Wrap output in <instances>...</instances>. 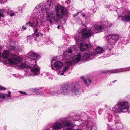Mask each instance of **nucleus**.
<instances>
[{
  "mask_svg": "<svg viewBox=\"0 0 130 130\" xmlns=\"http://www.w3.org/2000/svg\"><path fill=\"white\" fill-rule=\"evenodd\" d=\"M27 55L28 58L25 63H22L23 58L17 56L15 54H11L9 50H4L2 55V57L6 60L5 61V64L10 66L12 65L14 66L20 68H33L36 65V59L39 57L38 55L33 51H31L28 53Z\"/></svg>",
  "mask_w": 130,
  "mask_h": 130,
  "instance_id": "f257e3e1",
  "label": "nucleus"
},
{
  "mask_svg": "<svg viewBox=\"0 0 130 130\" xmlns=\"http://www.w3.org/2000/svg\"><path fill=\"white\" fill-rule=\"evenodd\" d=\"M105 26L104 25L93 26L90 30L85 28L83 29L81 32L82 35L79 37H75V39L76 44L79 45L80 50L82 51H90L92 48L91 45L90 44H86L83 40L84 38H87L91 36L93 34L101 32Z\"/></svg>",
  "mask_w": 130,
  "mask_h": 130,
  "instance_id": "f03ea898",
  "label": "nucleus"
},
{
  "mask_svg": "<svg viewBox=\"0 0 130 130\" xmlns=\"http://www.w3.org/2000/svg\"><path fill=\"white\" fill-rule=\"evenodd\" d=\"M45 5V8H42L40 9L39 12L40 13H44L43 18L45 17V14L46 13V17L48 22L51 24L55 22H57L59 21L64 16H67L68 14V11L66 8L60 5H58L55 7L56 11V17L55 18V12L47 8V6L45 4H40L37 5Z\"/></svg>",
  "mask_w": 130,
  "mask_h": 130,
  "instance_id": "7ed1b4c3",
  "label": "nucleus"
},
{
  "mask_svg": "<svg viewBox=\"0 0 130 130\" xmlns=\"http://www.w3.org/2000/svg\"><path fill=\"white\" fill-rule=\"evenodd\" d=\"M45 5L44 4L43 6L37 5L34 9L33 12V16L35 19V21H34V22L31 23L30 22L26 23V25L29 24V26L33 28H35L39 23H41L42 21V19L44 15V13L40 14L39 12V11L42 8H45Z\"/></svg>",
  "mask_w": 130,
  "mask_h": 130,
  "instance_id": "20e7f679",
  "label": "nucleus"
},
{
  "mask_svg": "<svg viewBox=\"0 0 130 130\" xmlns=\"http://www.w3.org/2000/svg\"><path fill=\"white\" fill-rule=\"evenodd\" d=\"M129 107V103L126 102H119L112 108L114 113H120L127 111Z\"/></svg>",
  "mask_w": 130,
  "mask_h": 130,
  "instance_id": "39448f33",
  "label": "nucleus"
},
{
  "mask_svg": "<svg viewBox=\"0 0 130 130\" xmlns=\"http://www.w3.org/2000/svg\"><path fill=\"white\" fill-rule=\"evenodd\" d=\"M119 16L121 17V19L126 22L130 21V11L124 10L123 8L119 9L117 10Z\"/></svg>",
  "mask_w": 130,
  "mask_h": 130,
  "instance_id": "423d86ee",
  "label": "nucleus"
},
{
  "mask_svg": "<svg viewBox=\"0 0 130 130\" xmlns=\"http://www.w3.org/2000/svg\"><path fill=\"white\" fill-rule=\"evenodd\" d=\"M68 88V85H64L62 86L61 89L59 90L58 92L52 91L51 92V94L53 95H56L59 96H61V94L66 95L69 93Z\"/></svg>",
  "mask_w": 130,
  "mask_h": 130,
  "instance_id": "0eeeda50",
  "label": "nucleus"
},
{
  "mask_svg": "<svg viewBox=\"0 0 130 130\" xmlns=\"http://www.w3.org/2000/svg\"><path fill=\"white\" fill-rule=\"evenodd\" d=\"M70 88L73 95H79L81 93V88L78 84L74 83L71 84Z\"/></svg>",
  "mask_w": 130,
  "mask_h": 130,
  "instance_id": "6e6552de",
  "label": "nucleus"
},
{
  "mask_svg": "<svg viewBox=\"0 0 130 130\" xmlns=\"http://www.w3.org/2000/svg\"><path fill=\"white\" fill-rule=\"evenodd\" d=\"M94 54L93 53H92L90 54L84 53L81 55L80 54H78L77 55L75 56V60L76 62H79L81 60H89V57L91 56Z\"/></svg>",
  "mask_w": 130,
  "mask_h": 130,
  "instance_id": "1a4fd4ad",
  "label": "nucleus"
},
{
  "mask_svg": "<svg viewBox=\"0 0 130 130\" xmlns=\"http://www.w3.org/2000/svg\"><path fill=\"white\" fill-rule=\"evenodd\" d=\"M119 36L118 35H109L107 37V41L111 45H114L118 40Z\"/></svg>",
  "mask_w": 130,
  "mask_h": 130,
  "instance_id": "9d476101",
  "label": "nucleus"
},
{
  "mask_svg": "<svg viewBox=\"0 0 130 130\" xmlns=\"http://www.w3.org/2000/svg\"><path fill=\"white\" fill-rule=\"evenodd\" d=\"M76 46H74L73 47L69 48L68 51H65L63 53L66 59H69L71 58V53L74 50H75Z\"/></svg>",
  "mask_w": 130,
  "mask_h": 130,
  "instance_id": "9b49d317",
  "label": "nucleus"
},
{
  "mask_svg": "<svg viewBox=\"0 0 130 130\" xmlns=\"http://www.w3.org/2000/svg\"><path fill=\"white\" fill-rule=\"evenodd\" d=\"M40 69L38 67L33 68L31 70V73L33 76L38 75L39 73Z\"/></svg>",
  "mask_w": 130,
  "mask_h": 130,
  "instance_id": "f8f14e48",
  "label": "nucleus"
},
{
  "mask_svg": "<svg viewBox=\"0 0 130 130\" xmlns=\"http://www.w3.org/2000/svg\"><path fill=\"white\" fill-rule=\"evenodd\" d=\"M63 126V125L62 123H56L54 124L53 128L55 130H58V129L62 128Z\"/></svg>",
  "mask_w": 130,
  "mask_h": 130,
  "instance_id": "ddd939ff",
  "label": "nucleus"
},
{
  "mask_svg": "<svg viewBox=\"0 0 130 130\" xmlns=\"http://www.w3.org/2000/svg\"><path fill=\"white\" fill-rule=\"evenodd\" d=\"M84 124L86 127H87L88 128H90V129H92V127L93 126V124L92 122H88L86 121L85 122Z\"/></svg>",
  "mask_w": 130,
  "mask_h": 130,
  "instance_id": "4468645a",
  "label": "nucleus"
},
{
  "mask_svg": "<svg viewBox=\"0 0 130 130\" xmlns=\"http://www.w3.org/2000/svg\"><path fill=\"white\" fill-rule=\"evenodd\" d=\"M63 64L60 61H58L55 62L54 64V67L55 68H58L61 67L63 66Z\"/></svg>",
  "mask_w": 130,
  "mask_h": 130,
  "instance_id": "2eb2a0df",
  "label": "nucleus"
},
{
  "mask_svg": "<svg viewBox=\"0 0 130 130\" xmlns=\"http://www.w3.org/2000/svg\"><path fill=\"white\" fill-rule=\"evenodd\" d=\"M62 123L64 126H72V124L71 122L69 121L65 120L63 121Z\"/></svg>",
  "mask_w": 130,
  "mask_h": 130,
  "instance_id": "dca6fc26",
  "label": "nucleus"
},
{
  "mask_svg": "<svg viewBox=\"0 0 130 130\" xmlns=\"http://www.w3.org/2000/svg\"><path fill=\"white\" fill-rule=\"evenodd\" d=\"M103 51V49L100 47H97L96 49V51L97 54L102 53Z\"/></svg>",
  "mask_w": 130,
  "mask_h": 130,
  "instance_id": "f3484780",
  "label": "nucleus"
},
{
  "mask_svg": "<svg viewBox=\"0 0 130 130\" xmlns=\"http://www.w3.org/2000/svg\"><path fill=\"white\" fill-rule=\"evenodd\" d=\"M75 58L74 60H70L68 61L67 62V64L68 65H71L73 64V63H75L76 62H76L75 61Z\"/></svg>",
  "mask_w": 130,
  "mask_h": 130,
  "instance_id": "a211bd4d",
  "label": "nucleus"
},
{
  "mask_svg": "<svg viewBox=\"0 0 130 130\" xmlns=\"http://www.w3.org/2000/svg\"><path fill=\"white\" fill-rule=\"evenodd\" d=\"M34 32L35 33L34 35L35 36H36V37H38L40 35H42V33L39 32L38 31V30L37 29H35L34 31Z\"/></svg>",
  "mask_w": 130,
  "mask_h": 130,
  "instance_id": "6ab92c4d",
  "label": "nucleus"
},
{
  "mask_svg": "<svg viewBox=\"0 0 130 130\" xmlns=\"http://www.w3.org/2000/svg\"><path fill=\"white\" fill-rule=\"evenodd\" d=\"M11 12H12L10 10V8L8 7V6H7L6 8L5 11L4 12V13H7L8 14H9V13Z\"/></svg>",
  "mask_w": 130,
  "mask_h": 130,
  "instance_id": "aec40b11",
  "label": "nucleus"
},
{
  "mask_svg": "<svg viewBox=\"0 0 130 130\" xmlns=\"http://www.w3.org/2000/svg\"><path fill=\"white\" fill-rule=\"evenodd\" d=\"M81 79H83V82H84L85 84L88 86H89V84L91 83V81L89 79H88V81L89 82V84H88L86 82V80L85 79H84L83 77H81Z\"/></svg>",
  "mask_w": 130,
  "mask_h": 130,
  "instance_id": "412c9836",
  "label": "nucleus"
},
{
  "mask_svg": "<svg viewBox=\"0 0 130 130\" xmlns=\"http://www.w3.org/2000/svg\"><path fill=\"white\" fill-rule=\"evenodd\" d=\"M9 48L12 51H16L18 49L17 47H15L13 46H10Z\"/></svg>",
  "mask_w": 130,
  "mask_h": 130,
  "instance_id": "4be33fe9",
  "label": "nucleus"
},
{
  "mask_svg": "<svg viewBox=\"0 0 130 130\" xmlns=\"http://www.w3.org/2000/svg\"><path fill=\"white\" fill-rule=\"evenodd\" d=\"M0 11L1 12H0V18L1 17H2L3 16V14L4 13V12L5 11V9H0Z\"/></svg>",
  "mask_w": 130,
  "mask_h": 130,
  "instance_id": "5701e85b",
  "label": "nucleus"
},
{
  "mask_svg": "<svg viewBox=\"0 0 130 130\" xmlns=\"http://www.w3.org/2000/svg\"><path fill=\"white\" fill-rule=\"evenodd\" d=\"M6 95L4 94H0V98L5 99V98Z\"/></svg>",
  "mask_w": 130,
  "mask_h": 130,
  "instance_id": "b1692460",
  "label": "nucleus"
},
{
  "mask_svg": "<svg viewBox=\"0 0 130 130\" xmlns=\"http://www.w3.org/2000/svg\"><path fill=\"white\" fill-rule=\"evenodd\" d=\"M33 37L32 36L29 35L27 37V38L28 40H31L32 39Z\"/></svg>",
  "mask_w": 130,
  "mask_h": 130,
  "instance_id": "393cba45",
  "label": "nucleus"
},
{
  "mask_svg": "<svg viewBox=\"0 0 130 130\" xmlns=\"http://www.w3.org/2000/svg\"><path fill=\"white\" fill-rule=\"evenodd\" d=\"M107 24H106V25L107 27H109L111 26V23H110V22H108L107 23Z\"/></svg>",
  "mask_w": 130,
  "mask_h": 130,
  "instance_id": "a878e982",
  "label": "nucleus"
},
{
  "mask_svg": "<svg viewBox=\"0 0 130 130\" xmlns=\"http://www.w3.org/2000/svg\"><path fill=\"white\" fill-rule=\"evenodd\" d=\"M6 89V88L2 86H0V90H5Z\"/></svg>",
  "mask_w": 130,
  "mask_h": 130,
  "instance_id": "bb28decb",
  "label": "nucleus"
},
{
  "mask_svg": "<svg viewBox=\"0 0 130 130\" xmlns=\"http://www.w3.org/2000/svg\"><path fill=\"white\" fill-rule=\"evenodd\" d=\"M118 119H117L115 120V123H119L120 122V121L119 120V118H118Z\"/></svg>",
  "mask_w": 130,
  "mask_h": 130,
  "instance_id": "cd10ccee",
  "label": "nucleus"
},
{
  "mask_svg": "<svg viewBox=\"0 0 130 130\" xmlns=\"http://www.w3.org/2000/svg\"><path fill=\"white\" fill-rule=\"evenodd\" d=\"M68 67H65L63 69V72L66 71H67V70H68Z\"/></svg>",
  "mask_w": 130,
  "mask_h": 130,
  "instance_id": "c85d7f7f",
  "label": "nucleus"
},
{
  "mask_svg": "<svg viewBox=\"0 0 130 130\" xmlns=\"http://www.w3.org/2000/svg\"><path fill=\"white\" fill-rule=\"evenodd\" d=\"M20 92L21 93H22V94H23L24 95H27V94L26 93V92H23L22 91H20Z\"/></svg>",
  "mask_w": 130,
  "mask_h": 130,
  "instance_id": "c756f323",
  "label": "nucleus"
},
{
  "mask_svg": "<svg viewBox=\"0 0 130 130\" xmlns=\"http://www.w3.org/2000/svg\"><path fill=\"white\" fill-rule=\"evenodd\" d=\"M22 28L24 30H25L26 29V28L24 26H22Z\"/></svg>",
  "mask_w": 130,
  "mask_h": 130,
  "instance_id": "7c9ffc66",
  "label": "nucleus"
},
{
  "mask_svg": "<svg viewBox=\"0 0 130 130\" xmlns=\"http://www.w3.org/2000/svg\"><path fill=\"white\" fill-rule=\"evenodd\" d=\"M65 130H72V129L70 127H67Z\"/></svg>",
  "mask_w": 130,
  "mask_h": 130,
  "instance_id": "2f4dec72",
  "label": "nucleus"
},
{
  "mask_svg": "<svg viewBox=\"0 0 130 130\" xmlns=\"http://www.w3.org/2000/svg\"><path fill=\"white\" fill-rule=\"evenodd\" d=\"M65 3L67 4H69L70 3V2H69L68 1H66L65 2Z\"/></svg>",
  "mask_w": 130,
  "mask_h": 130,
  "instance_id": "473e14b6",
  "label": "nucleus"
},
{
  "mask_svg": "<svg viewBox=\"0 0 130 130\" xmlns=\"http://www.w3.org/2000/svg\"><path fill=\"white\" fill-rule=\"evenodd\" d=\"M14 15V13H12L10 14V16L11 17H12Z\"/></svg>",
  "mask_w": 130,
  "mask_h": 130,
  "instance_id": "72a5a7b5",
  "label": "nucleus"
},
{
  "mask_svg": "<svg viewBox=\"0 0 130 130\" xmlns=\"http://www.w3.org/2000/svg\"><path fill=\"white\" fill-rule=\"evenodd\" d=\"M81 15H82L83 17H84L85 16V14L83 13H82Z\"/></svg>",
  "mask_w": 130,
  "mask_h": 130,
  "instance_id": "f704fd0d",
  "label": "nucleus"
},
{
  "mask_svg": "<svg viewBox=\"0 0 130 130\" xmlns=\"http://www.w3.org/2000/svg\"><path fill=\"white\" fill-rule=\"evenodd\" d=\"M7 96L8 97L11 98V96L10 95V94H8L7 95Z\"/></svg>",
  "mask_w": 130,
  "mask_h": 130,
  "instance_id": "c9c22d12",
  "label": "nucleus"
},
{
  "mask_svg": "<svg viewBox=\"0 0 130 130\" xmlns=\"http://www.w3.org/2000/svg\"><path fill=\"white\" fill-rule=\"evenodd\" d=\"M79 12H78L77 13H76V14H74L73 15V16L74 17H75V16L77 14H78V13H79Z\"/></svg>",
  "mask_w": 130,
  "mask_h": 130,
  "instance_id": "e433bc0d",
  "label": "nucleus"
},
{
  "mask_svg": "<svg viewBox=\"0 0 130 130\" xmlns=\"http://www.w3.org/2000/svg\"><path fill=\"white\" fill-rule=\"evenodd\" d=\"M64 74V72L63 71V72L62 73H61L60 74V75H63Z\"/></svg>",
  "mask_w": 130,
  "mask_h": 130,
  "instance_id": "4c0bfd02",
  "label": "nucleus"
},
{
  "mask_svg": "<svg viewBox=\"0 0 130 130\" xmlns=\"http://www.w3.org/2000/svg\"><path fill=\"white\" fill-rule=\"evenodd\" d=\"M3 1L2 0H0V3H3Z\"/></svg>",
  "mask_w": 130,
  "mask_h": 130,
  "instance_id": "58836bf2",
  "label": "nucleus"
},
{
  "mask_svg": "<svg viewBox=\"0 0 130 130\" xmlns=\"http://www.w3.org/2000/svg\"><path fill=\"white\" fill-rule=\"evenodd\" d=\"M51 68H52L53 69V70H54L55 69H54V68L53 67V66H52V65H51Z\"/></svg>",
  "mask_w": 130,
  "mask_h": 130,
  "instance_id": "ea45409f",
  "label": "nucleus"
},
{
  "mask_svg": "<svg viewBox=\"0 0 130 130\" xmlns=\"http://www.w3.org/2000/svg\"><path fill=\"white\" fill-rule=\"evenodd\" d=\"M61 27V26H60V25H59V26H57V28H58V29H59V27Z\"/></svg>",
  "mask_w": 130,
  "mask_h": 130,
  "instance_id": "a19ab883",
  "label": "nucleus"
},
{
  "mask_svg": "<svg viewBox=\"0 0 130 130\" xmlns=\"http://www.w3.org/2000/svg\"><path fill=\"white\" fill-rule=\"evenodd\" d=\"M11 92L10 91H9L8 92V94H11Z\"/></svg>",
  "mask_w": 130,
  "mask_h": 130,
  "instance_id": "79ce46f5",
  "label": "nucleus"
},
{
  "mask_svg": "<svg viewBox=\"0 0 130 130\" xmlns=\"http://www.w3.org/2000/svg\"><path fill=\"white\" fill-rule=\"evenodd\" d=\"M116 81H117V80H115L113 81V83H115Z\"/></svg>",
  "mask_w": 130,
  "mask_h": 130,
  "instance_id": "37998d69",
  "label": "nucleus"
},
{
  "mask_svg": "<svg viewBox=\"0 0 130 130\" xmlns=\"http://www.w3.org/2000/svg\"><path fill=\"white\" fill-rule=\"evenodd\" d=\"M110 117H111V116H109L108 117V118L109 119V118H110Z\"/></svg>",
  "mask_w": 130,
  "mask_h": 130,
  "instance_id": "c03bdc74",
  "label": "nucleus"
},
{
  "mask_svg": "<svg viewBox=\"0 0 130 130\" xmlns=\"http://www.w3.org/2000/svg\"><path fill=\"white\" fill-rule=\"evenodd\" d=\"M75 130H82L81 129H77Z\"/></svg>",
  "mask_w": 130,
  "mask_h": 130,
  "instance_id": "a18cd8bd",
  "label": "nucleus"
},
{
  "mask_svg": "<svg viewBox=\"0 0 130 130\" xmlns=\"http://www.w3.org/2000/svg\"><path fill=\"white\" fill-rule=\"evenodd\" d=\"M110 130H115L114 129H112Z\"/></svg>",
  "mask_w": 130,
  "mask_h": 130,
  "instance_id": "49530a36",
  "label": "nucleus"
},
{
  "mask_svg": "<svg viewBox=\"0 0 130 130\" xmlns=\"http://www.w3.org/2000/svg\"><path fill=\"white\" fill-rule=\"evenodd\" d=\"M67 0V1H68L69 2H70V0Z\"/></svg>",
  "mask_w": 130,
  "mask_h": 130,
  "instance_id": "de8ad7c7",
  "label": "nucleus"
},
{
  "mask_svg": "<svg viewBox=\"0 0 130 130\" xmlns=\"http://www.w3.org/2000/svg\"><path fill=\"white\" fill-rule=\"evenodd\" d=\"M108 120H109V121H110V120H109V119H108Z\"/></svg>",
  "mask_w": 130,
  "mask_h": 130,
  "instance_id": "09e8293b",
  "label": "nucleus"
},
{
  "mask_svg": "<svg viewBox=\"0 0 130 130\" xmlns=\"http://www.w3.org/2000/svg\"><path fill=\"white\" fill-rule=\"evenodd\" d=\"M117 72H116V73H117ZM114 73H115V72Z\"/></svg>",
  "mask_w": 130,
  "mask_h": 130,
  "instance_id": "8fccbe9b",
  "label": "nucleus"
}]
</instances>
